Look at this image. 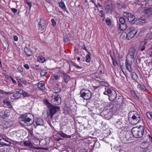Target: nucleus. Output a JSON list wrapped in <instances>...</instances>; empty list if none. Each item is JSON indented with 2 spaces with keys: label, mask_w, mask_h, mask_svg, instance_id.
Instances as JSON below:
<instances>
[{
  "label": "nucleus",
  "mask_w": 152,
  "mask_h": 152,
  "mask_svg": "<svg viewBox=\"0 0 152 152\" xmlns=\"http://www.w3.org/2000/svg\"><path fill=\"white\" fill-rule=\"evenodd\" d=\"M51 102L55 105H58L61 102V99L58 95H56L53 96L51 100Z\"/></svg>",
  "instance_id": "obj_10"
},
{
  "label": "nucleus",
  "mask_w": 152,
  "mask_h": 152,
  "mask_svg": "<svg viewBox=\"0 0 152 152\" xmlns=\"http://www.w3.org/2000/svg\"><path fill=\"white\" fill-rule=\"evenodd\" d=\"M44 102V104L46 105L48 107H50L52 106V104H51L49 103L47 100H45Z\"/></svg>",
  "instance_id": "obj_32"
},
{
  "label": "nucleus",
  "mask_w": 152,
  "mask_h": 152,
  "mask_svg": "<svg viewBox=\"0 0 152 152\" xmlns=\"http://www.w3.org/2000/svg\"><path fill=\"white\" fill-rule=\"evenodd\" d=\"M130 14V13H127L126 12H124L123 13V15L127 18L129 17V15Z\"/></svg>",
  "instance_id": "obj_43"
},
{
  "label": "nucleus",
  "mask_w": 152,
  "mask_h": 152,
  "mask_svg": "<svg viewBox=\"0 0 152 152\" xmlns=\"http://www.w3.org/2000/svg\"><path fill=\"white\" fill-rule=\"evenodd\" d=\"M60 75L55 74H53L51 75L50 80L52 81H54V80H58L60 78Z\"/></svg>",
  "instance_id": "obj_16"
},
{
  "label": "nucleus",
  "mask_w": 152,
  "mask_h": 152,
  "mask_svg": "<svg viewBox=\"0 0 152 152\" xmlns=\"http://www.w3.org/2000/svg\"><path fill=\"white\" fill-rule=\"evenodd\" d=\"M23 94V96L24 97H28L29 96V94L25 92H23V93L22 94Z\"/></svg>",
  "instance_id": "obj_42"
},
{
  "label": "nucleus",
  "mask_w": 152,
  "mask_h": 152,
  "mask_svg": "<svg viewBox=\"0 0 152 152\" xmlns=\"http://www.w3.org/2000/svg\"><path fill=\"white\" fill-rule=\"evenodd\" d=\"M3 103L7 105L9 108H11L12 107L10 102L7 99H5L3 101Z\"/></svg>",
  "instance_id": "obj_24"
},
{
  "label": "nucleus",
  "mask_w": 152,
  "mask_h": 152,
  "mask_svg": "<svg viewBox=\"0 0 152 152\" xmlns=\"http://www.w3.org/2000/svg\"><path fill=\"white\" fill-rule=\"evenodd\" d=\"M45 83L44 81H40L37 84V86L38 88L41 90H43L45 88Z\"/></svg>",
  "instance_id": "obj_15"
},
{
  "label": "nucleus",
  "mask_w": 152,
  "mask_h": 152,
  "mask_svg": "<svg viewBox=\"0 0 152 152\" xmlns=\"http://www.w3.org/2000/svg\"><path fill=\"white\" fill-rule=\"evenodd\" d=\"M99 12L101 13V15H100L101 17H102L104 16V14L103 13V11L102 10H101Z\"/></svg>",
  "instance_id": "obj_54"
},
{
  "label": "nucleus",
  "mask_w": 152,
  "mask_h": 152,
  "mask_svg": "<svg viewBox=\"0 0 152 152\" xmlns=\"http://www.w3.org/2000/svg\"><path fill=\"white\" fill-rule=\"evenodd\" d=\"M10 113L7 110L1 111L0 113V115L3 118H5L9 117Z\"/></svg>",
  "instance_id": "obj_13"
},
{
  "label": "nucleus",
  "mask_w": 152,
  "mask_h": 152,
  "mask_svg": "<svg viewBox=\"0 0 152 152\" xmlns=\"http://www.w3.org/2000/svg\"><path fill=\"white\" fill-rule=\"evenodd\" d=\"M80 94L81 97L86 100L90 99L91 96V93L88 90L83 89L80 91Z\"/></svg>",
  "instance_id": "obj_7"
},
{
  "label": "nucleus",
  "mask_w": 152,
  "mask_h": 152,
  "mask_svg": "<svg viewBox=\"0 0 152 152\" xmlns=\"http://www.w3.org/2000/svg\"><path fill=\"white\" fill-rule=\"evenodd\" d=\"M131 132L134 137L136 138L141 137L145 132L144 127L142 126L134 127L132 129Z\"/></svg>",
  "instance_id": "obj_5"
},
{
  "label": "nucleus",
  "mask_w": 152,
  "mask_h": 152,
  "mask_svg": "<svg viewBox=\"0 0 152 152\" xmlns=\"http://www.w3.org/2000/svg\"><path fill=\"white\" fill-rule=\"evenodd\" d=\"M96 7H100L101 5H100L99 4H97V5H96Z\"/></svg>",
  "instance_id": "obj_60"
},
{
  "label": "nucleus",
  "mask_w": 152,
  "mask_h": 152,
  "mask_svg": "<svg viewBox=\"0 0 152 152\" xmlns=\"http://www.w3.org/2000/svg\"><path fill=\"white\" fill-rule=\"evenodd\" d=\"M108 110H104L102 112V114H104V116H107L108 115H109V113L108 112Z\"/></svg>",
  "instance_id": "obj_35"
},
{
  "label": "nucleus",
  "mask_w": 152,
  "mask_h": 152,
  "mask_svg": "<svg viewBox=\"0 0 152 152\" xmlns=\"http://www.w3.org/2000/svg\"><path fill=\"white\" fill-rule=\"evenodd\" d=\"M59 6L62 9L66 10V6L64 2L62 0H61V2L59 3Z\"/></svg>",
  "instance_id": "obj_26"
},
{
  "label": "nucleus",
  "mask_w": 152,
  "mask_h": 152,
  "mask_svg": "<svg viewBox=\"0 0 152 152\" xmlns=\"http://www.w3.org/2000/svg\"><path fill=\"white\" fill-rule=\"evenodd\" d=\"M124 118L119 115H115L113 116L112 121L114 125L118 129H121L125 126L123 122Z\"/></svg>",
  "instance_id": "obj_3"
},
{
  "label": "nucleus",
  "mask_w": 152,
  "mask_h": 152,
  "mask_svg": "<svg viewBox=\"0 0 152 152\" xmlns=\"http://www.w3.org/2000/svg\"><path fill=\"white\" fill-rule=\"evenodd\" d=\"M119 21L121 23H125V18L123 17H121L119 19Z\"/></svg>",
  "instance_id": "obj_34"
},
{
  "label": "nucleus",
  "mask_w": 152,
  "mask_h": 152,
  "mask_svg": "<svg viewBox=\"0 0 152 152\" xmlns=\"http://www.w3.org/2000/svg\"><path fill=\"white\" fill-rule=\"evenodd\" d=\"M127 19L129 22H132L135 19V18L134 15L130 14Z\"/></svg>",
  "instance_id": "obj_25"
},
{
  "label": "nucleus",
  "mask_w": 152,
  "mask_h": 152,
  "mask_svg": "<svg viewBox=\"0 0 152 152\" xmlns=\"http://www.w3.org/2000/svg\"><path fill=\"white\" fill-rule=\"evenodd\" d=\"M137 88L141 90H142L144 89L145 87L144 86L138 84L137 85Z\"/></svg>",
  "instance_id": "obj_44"
},
{
  "label": "nucleus",
  "mask_w": 152,
  "mask_h": 152,
  "mask_svg": "<svg viewBox=\"0 0 152 152\" xmlns=\"http://www.w3.org/2000/svg\"><path fill=\"white\" fill-rule=\"evenodd\" d=\"M135 51V50L134 48H131L129 51L125 60L126 67L129 72L132 71L131 65L132 62L134 60V56Z\"/></svg>",
  "instance_id": "obj_1"
},
{
  "label": "nucleus",
  "mask_w": 152,
  "mask_h": 152,
  "mask_svg": "<svg viewBox=\"0 0 152 152\" xmlns=\"http://www.w3.org/2000/svg\"><path fill=\"white\" fill-rule=\"evenodd\" d=\"M76 67L77 68H79V69H81V67H80V66H79L78 65H77L76 66Z\"/></svg>",
  "instance_id": "obj_61"
},
{
  "label": "nucleus",
  "mask_w": 152,
  "mask_h": 152,
  "mask_svg": "<svg viewBox=\"0 0 152 152\" xmlns=\"http://www.w3.org/2000/svg\"><path fill=\"white\" fill-rule=\"evenodd\" d=\"M27 4L28 5L30 9L31 7V3L30 2H27Z\"/></svg>",
  "instance_id": "obj_56"
},
{
  "label": "nucleus",
  "mask_w": 152,
  "mask_h": 152,
  "mask_svg": "<svg viewBox=\"0 0 152 152\" xmlns=\"http://www.w3.org/2000/svg\"><path fill=\"white\" fill-rule=\"evenodd\" d=\"M119 97L118 98V100L117 101L119 103H122V101L123 100V98L122 96H119Z\"/></svg>",
  "instance_id": "obj_40"
},
{
  "label": "nucleus",
  "mask_w": 152,
  "mask_h": 152,
  "mask_svg": "<svg viewBox=\"0 0 152 152\" xmlns=\"http://www.w3.org/2000/svg\"><path fill=\"white\" fill-rule=\"evenodd\" d=\"M91 54L90 53H88V54L86 55V61L87 62H89L91 60V57H90Z\"/></svg>",
  "instance_id": "obj_27"
},
{
  "label": "nucleus",
  "mask_w": 152,
  "mask_h": 152,
  "mask_svg": "<svg viewBox=\"0 0 152 152\" xmlns=\"http://www.w3.org/2000/svg\"><path fill=\"white\" fill-rule=\"evenodd\" d=\"M77 59L78 61H79L80 59V57H78Z\"/></svg>",
  "instance_id": "obj_63"
},
{
  "label": "nucleus",
  "mask_w": 152,
  "mask_h": 152,
  "mask_svg": "<svg viewBox=\"0 0 152 152\" xmlns=\"http://www.w3.org/2000/svg\"><path fill=\"white\" fill-rule=\"evenodd\" d=\"M128 118L131 119V123L133 125L138 123L141 120L139 113L135 111L130 112L128 115Z\"/></svg>",
  "instance_id": "obj_4"
},
{
  "label": "nucleus",
  "mask_w": 152,
  "mask_h": 152,
  "mask_svg": "<svg viewBox=\"0 0 152 152\" xmlns=\"http://www.w3.org/2000/svg\"><path fill=\"white\" fill-rule=\"evenodd\" d=\"M107 13L110 14L112 13L113 11V7L111 2H109L106 5L105 8Z\"/></svg>",
  "instance_id": "obj_12"
},
{
  "label": "nucleus",
  "mask_w": 152,
  "mask_h": 152,
  "mask_svg": "<svg viewBox=\"0 0 152 152\" xmlns=\"http://www.w3.org/2000/svg\"><path fill=\"white\" fill-rule=\"evenodd\" d=\"M39 61L41 62H44L45 61V59L43 57H41L38 59Z\"/></svg>",
  "instance_id": "obj_41"
},
{
  "label": "nucleus",
  "mask_w": 152,
  "mask_h": 152,
  "mask_svg": "<svg viewBox=\"0 0 152 152\" xmlns=\"http://www.w3.org/2000/svg\"><path fill=\"white\" fill-rule=\"evenodd\" d=\"M149 143L148 142L145 141L142 142L141 146L143 149H146L149 146Z\"/></svg>",
  "instance_id": "obj_21"
},
{
  "label": "nucleus",
  "mask_w": 152,
  "mask_h": 152,
  "mask_svg": "<svg viewBox=\"0 0 152 152\" xmlns=\"http://www.w3.org/2000/svg\"><path fill=\"white\" fill-rule=\"evenodd\" d=\"M37 21L39 29L41 31H43L45 28V21L43 18H39L37 19Z\"/></svg>",
  "instance_id": "obj_8"
},
{
  "label": "nucleus",
  "mask_w": 152,
  "mask_h": 152,
  "mask_svg": "<svg viewBox=\"0 0 152 152\" xmlns=\"http://www.w3.org/2000/svg\"><path fill=\"white\" fill-rule=\"evenodd\" d=\"M33 115L29 113L21 115L19 118V121L21 124L25 126H30L33 123Z\"/></svg>",
  "instance_id": "obj_2"
},
{
  "label": "nucleus",
  "mask_w": 152,
  "mask_h": 152,
  "mask_svg": "<svg viewBox=\"0 0 152 152\" xmlns=\"http://www.w3.org/2000/svg\"><path fill=\"white\" fill-rule=\"evenodd\" d=\"M16 79L17 80L18 82H19L20 81H21L22 79L19 78V77H15Z\"/></svg>",
  "instance_id": "obj_51"
},
{
  "label": "nucleus",
  "mask_w": 152,
  "mask_h": 152,
  "mask_svg": "<svg viewBox=\"0 0 152 152\" xmlns=\"http://www.w3.org/2000/svg\"><path fill=\"white\" fill-rule=\"evenodd\" d=\"M146 114L147 116L149 119H151L152 118V115L151 112H147Z\"/></svg>",
  "instance_id": "obj_39"
},
{
  "label": "nucleus",
  "mask_w": 152,
  "mask_h": 152,
  "mask_svg": "<svg viewBox=\"0 0 152 152\" xmlns=\"http://www.w3.org/2000/svg\"><path fill=\"white\" fill-rule=\"evenodd\" d=\"M64 41L66 42H67L69 41V39L68 38H65L64 39Z\"/></svg>",
  "instance_id": "obj_59"
},
{
  "label": "nucleus",
  "mask_w": 152,
  "mask_h": 152,
  "mask_svg": "<svg viewBox=\"0 0 152 152\" xmlns=\"http://www.w3.org/2000/svg\"><path fill=\"white\" fill-rule=\"evenodd\" d=\"M105 91L103 93L104 95H107L108 96L109 94H110L113 92V91H114L113 89H109L107 87L105 88Z\"/></svg>",
  "instance_id": "obj_18"
},
{
  "label": "nucleus",
  "mask_w": 152,
  "mask_h": 152,
  "mask_svg": "<svg viewBox=\"0 0 152 152\" xmlns=\"http://www.w3.org/2000/svg\"><path fill=\"white\" fill-rule=\"evenodd\" d=\"M99 85L101 86H103L106 87H108V85L103 81H101L99 82Z\"/></svg>",
  "instance_id": "obj_31"
},
{
  "label": "nucleus",
  "mask_w": 152,
  "mask_h": 152,
  "mask_svg": "<svg viewBox=\"0 0 152 152\" xmlns=\"http://www.w3.org/2000/svg\"><path fill=\"white\" fill-rule=\"evenodd\" d=\"M10 78L13 83L16 84V81L14 80L12 77H11Z\"/></svg>",
  "instance_id": "obj_55"
},
{
  "label": "nucleus",
  "mask_w": 152,
  "mask_h": 152,
  "mask_svg": "<svg viewBox=\"0 0 152 152\" xmlns=\"http://www.w3.org/2000/svg\"><path fill=\"white\" fill-rule=\"evenodd\" d=\"M18 69L20 72H23V69L22 67L20 66H18L17 67Z\"/></svg>",
  "instance_id": "obj_49"
},
{
  "label": "nucleus",
  "mask_w": 152,
  "mask_h": 152,
  "mask_svg": "<svg viewBox=\"0 0 152 152\" xmlns=\"http://www.w3.org/2000/svg\"><path fill=\"white\" fill-rule=\"evenodd\" d=\"M148 54L150 56L152 57V49L151 48L149 49L148 50Z\"/></svg>",
  "instance_id": "obj_45"
},
{
  "label": "nucleus",
  "mask_w": 152,
  "mask_h": 152,
  "mask_svg": "<svg viewBox=\"0 0 152 152\" xmlns=\"http://www.w3.org/2000/svg\"><path fill=\"white\" fill-rule=\"evenodd\" d=\"M109 99L110 101L115 99L117 97V94L115 91H113V92L108 96Z\"/></svg>",
  "instance_id": "obj_14"
},
{
  "label": "nucleus",
  "mask_w": 152,
  "mask_h": 152,
  "mask_svg": "<svg viewBox=\"0 0 152 152\" xmlns=\"http://www.w3.org/2000/svg\"><path fill=\"white\" fill-rule=\"evenodd\" d=\"M113 65L114 66H116L118 65L117 62H116V61L115 60H113Z\"/></svg>",
  "instance_id": "obj_47"
},
{
  "label": "nucleus",
  "mask_w": 152,
  "mask_h": 152,
  "mask_svg": "<svg viewBox=\"0 0 152 152\" xmlns=\"http://www.w3.org/2000/svg\"><path fill=\"white\" fill-rule=\"evenodd\" d=\"M51 21L52 22V25L53 26H55L56 25V22L55 21V20L54 19H51Z\"/></svg>",
  "instance_id": "obj_48"
},
{
  "label": "nucleus",
  "mask_w": 152,
  "mask_h": 152,
  "mask_svg": "<svg viewBox=\"0 0 152 152\" xmlns=\"http://www.w3.org/2000/svg\"><path fill=\"white\" fill-rule=\"evenodd\" d=\"M45 0L48 2H49L50 1V0Z\"/></svg>",
  "instance_id": "obj_62"
},
{
  "label": "nucleus",
  "mask_w": 152,
  "mask_h": 152,
  "mask_svg": "<svg viewBox=\"0 0 152 152\" xmlns=\"http://www.w3.org/2000/svg\"><path fill=\"white\" fill-rule=\"evenodd\" d=\"M35 124H34V126H42L43 124V121L41 118H39L37 119L35 121Z\"/></svg>",
  "instance_id": "obj_17"
},
{
  "label": "nucleus",
  "mask_w": 152,
  "mask_h": 152,
  "mask_svg": "<svg viewBox=\"0 0 152 152\" xmlns=\"http://www.w3.org/2000/svg\"><path fill=\"white\" fill-rule=\"evenodd\" d=\"M18 96L19 95L17 94H15L10 96V98L12 99H17L19 97Z\"/></svg>",
  "instance_id": "obj_29"
},
{
  "label": "nucleus",
  "mask_w": 152,
  "mask_h": 152,
  "mask_svg": "<svg viewBox=\"0 0 152 152\" xmlns=\"http://www.w3.org/2000/svg\"><path fill=\"white\" fill-rule=\"evenodd\" d=\"M82 48H83V49L84 50L86 51H87V50L86 48V46L84 44L83 45Z\"/></svg>",
  "instance_id": "obj_58"
},
{
  "label": "nucleus",
  "mask_w": 152,
  "mask_h": 152,
  "mask_svg": "<svg viewBox=\"0 0 152 152\" xmlns=\"http://www.w3.org/2000/svg\"><path fill=\"white\" fill-rule=\"evenodd\" d=\"M6 93L7 94H12V93Z\"/></svg>",
  "instance_id": "obj_64"
},
{
  "label": "nucleus",
  "mask_w": 152,
  "mask_h": 152,
  "mask_svg": "<svg viewBox=\"0 0 152 152\" xmlns=\"http://www.w3.org/2000/svg\"><path fill=\"white\" fill-rule=\"evenodd\" d=\"M50 108V115L51 118H52L53 115L58 111L59 110L60 107L57 106H52Z\"/></svg>",
  "instance_id": "obj_9"
},
{
  "label": "nucleus",
  "mask_w": 152,
  "mask_h": 152,
  "mask_svg": "<svg viewBox=\"0 0 152 152\" xmlns=\"http://www.w3.org/2000/svg\"><path fill=\"white\" fill-rule=\"evenodd\" d=\"M24 67L27 69H28L29 68V66L28 64H24Z\"/></svg>",
  "instance_id": "obj_52"
},
{
  "label": "nucleus",
  "mask_w": 152,
  "mask_h": 152,
  "mask_svg": "<svg viewBox=\"0 0 152 152\" xmlns=\"http://www.w3.org/2000/svg\"><path fill=\"white\" fill-rule=\"evenodd\" d=\"M137 33V30L134 29L132 26H130L127 30V33H123L121 36V37L124 39V36L125 38L126 36V39L129 40L133 37Z\"/></svg>",
  "instance_id": "obj_6"
},
{
  "label": "nucleus",
  "mask_w": 152,
  "mask_h": 152,
  "mask_svg": "<svg viewBox=\"0 0 152 152\" xmlns=\"http://www.w3.org/2000/svg\"><path fill=\"white\" fill-rule=\"evenodd\" d=\"M147 43V41L144 40L143 42H142L140 48V50L142 51H144L145 49V45Z\"/></svg>",
  "instance_id": "obj_20"
},
{
  "label": "nucleus",
  "mask_w": 152,
  "mask_h": 152,
  "mask_svg": "<svg viewBox=\"0 0 152 152\" xmlns=\"http://www.w3.org/2000/svg\"><path fill=\"white\" fill-rule=\"evenodd\" d=\"M64 77L65 82L67 83L70 79V77L66 74H64Z\"/></svg>",
  "instance_id": "obj_23"
},
{
  "label": "nucleus",
  "mask_w": 152,
  "mask_h": 152,
  "mask_svg": "<svg viewBox=\"0 0 152 152\" xmlns=\"http://www.w3.org/2000/svg\"><path fill=\"white\" fill-rule=\"evenodd\" d=\"M15 90L16 92L20 94H22L23 93V91L22 90L16 88L15 89Z\"/></svg>",
  "instance_id": "obj_38"
},
{
  "label": "nucleus",
  "mask_w": 152,
  "mask_h": 152,
  "mask_svg": "<svg viewBox=\"0 0 152 152\" xmlns=\"http://www.w3.org/2000/svg\"><path fill=\"white\" fill-rule=\"evenodd\" d=\"M105 22L108 25H110L111 24V20L108 18H107L105 19Z\"/></svg>",
  "instance_id": "obj_33"
},
{
  "label": "nucleus",
  "mask_w": 152,
  "mask_h": 152,
  "mask_svg": "<svg viewBox=\"0 0 152 152\" xmlns=\"http://www.w3.org/2000/svg\"><path fill=\"white\" fill-rule=\"evenodd\" d=\"M13 39L15 41H17L18 40V37L16 35H15L14 36Z\"/></svg>",
  "instance_id": "obj_50"
},
{
  "label": "nucleus",
  "mask_w": 152,
  "mask_h": 152,
  "mask_svg": "<svg viewBox=\"0 0 152 152\" xmlns=\"http://www.w3.org/2000/svg\"><path fill=\"white\" fill-rule=\"evenodd\" d=\"M23 144L24 145L29 146L30 147L32 148L33 146L32 143L30 141H26L23 142Z\"/></svg>",
  "instance_id": "obj_22"
},
{
  "label": "nucleus",
  "mask_w": 152,
  "mask_h": 152,
  "mask_svg": "<svg viewBox=\"0 0 152 152\" xmlns=\"http://www.w3.org/2000/svg\"><path fill=\"white\" fill-rule=\"evenodd\" d=\"M12 11L16 15L17 12V10L15 8H11Z\"/></svg>",
  "instance_id": "obj_46"
},
{
  "label": "nucleus",
  "mask_w": 152,
  "mask_h": 152,
  "mask_svg": "<svg viewBox=\"0 0 152 152\" xmlns=\"http://www.w3.org/2000/svg\"><path fill=\"white\" fill-rule=\"evenodd\" d=\"M21 82H22V83H23L25 85H26L27 83V81L26 80H22Z\"/></svg>",
  "instance_id": "obj_53"
},
{
  "label": "nucleus",
  "mask_w": 152,
  "mask_h": 152,
  "mask_svg": "<svg viewBox=\"0 0 152 152\" xmlns=\"http://www.w3.org/2000/svg\"><path fill=\"white\" fill-rule=\"evenodd\" d=\"M4 140L5 141H6V142H8V141H7V140H6L4 138H3V137H2L1 136H0V140Z\"/></svg>",
  "instance_id": "obj_57"
},
{
  "label": "nucleus",
  "mask_w": 152,
  "mask_h": 152,
  "mask_svg": "<svg viewBox=\"0 0 152 152\" xmlns=\"http://www.w3.org/2000/svg\"><path fill=\"white\" fill-rule=\"evenodd\" d=\"M25 53L28 56H31L32 54V52L31 50L28 48L26 47L24 49Z\"/></svg>",
  "instance_id": "obj_19"
},
{
  "label": "nucleus",
  "mask_w": 152,
  "mask_h": 152,
  "mask_svg": "<svg viewBox=\"0 0 152 152\" xmlns=\"http://www.w3.org/2000/svg\"><path fill=\"white\" fill-rule=\"evenodd\" d=\"M58 134L63 137H66V136H67L61 131H60L58 132Z\"/></svg>",
  "instance_id": "obj_36"
},
{
  "label": "nucleus",
  "mask_w": 152,
  "mask_h": 152,
  "mask_svg": "<svg viewBox=\"0 0 152 152\" xmlns=\"http://www.w3.org/2000/svg\"><path fill=\"white\" fill-rule=\"evenodd\" d=\"M152 11V9L151 8L147 9L144 10V12L146 14H148Z\"/></svg>",
  "instance_id": "obj_37"
},
{
  "label": "nucleus",
  "mask_w": 152,
  "mask_h": 152,
  "mask_svg": "<svg viewBox=\"0 0 152 152\" xmlns=\"http://www.w3.org/2000/svg\"><path fill=\"white\" fill-rule=\"evenodd\" d=\"M127 27V26L126 23L120 24L118 23L117 24V28L118 31H124L126 29Z\"/></svg>",
  "instance_id": "obj_11"
},
{
  "label": "nucleus",
  "mask_w": 152,
  "mask_h": 152,
  "mask_svg": "<svg viewBox=\"0 0 152 152\" xmlns=\"http://www.w3.org/2000/svg\"><path fill=\"white\" fill-rule=\"evenodd\" d=\"M150 39H152V33L151 34H148L146 36V38L145 40L147 41V40H150Z\"/></svg>",
  "instance_id": "obj_28"
},
{
  "label": "nucleus",
  "mask_w": 152,
  "mask_h": 152,
  "mask_svg": "<svg viewBox=\"0 0 152 152\" xmlns=\"http://www.w3.org/2000/svg\"><path fill=\"white\" fill-rule=\"evenodd\" d=\"M47 71L46 70H42L40 72V75L41 76L43 77L47 74Z\"/></svg>",
  "instance_id": "obj_30"
}]
</instances>
